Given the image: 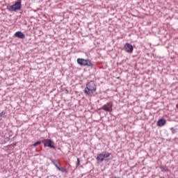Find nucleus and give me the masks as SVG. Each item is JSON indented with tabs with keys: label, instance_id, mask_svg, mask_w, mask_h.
I'll return each mask as SVG.
<instances>
[{
	"label": "nucleus",
	"instance_id": "nucleus-1",
	"mask_svg": "<svg viewBox=\"0 0 178 178\" xmlns=\"http://www.w3.org/2000/svg\"><path fill=\"white\" fill-rule=\"evenodd\" d=\"M97 91V85L94 83V81H90L86 84V87L84 89V92L86 95H90V97L94 95V92Z\"/></svg>",
	"mask_w": 178,
	"mask_h": 178
},
{
	"label": "nucleus",
	"instance_id": "nucleus-2",
	"mask_svg": "<svg viewBox=\"0 0 178 178\" xmlns=\"http://www.w3.org/2000/svg\"><path fill=\"white\" fill-rule=\"evenodd\" d=\"M7 9L9 10L10 12L20 10V9H22V0H17L14 5L8 6Z\"/></svg>",
	"mask_w": 178,
	"mask_h": 178
},
{
	"label": "nucleus",
	"instance_id": "nucleus-3",
	"mask_svg": "<svg viewBox=\"0 0 178 178\" xmlns=\"http://www.w3.org/2000/svg\"><path fill=\"white\" fill-rule=\"evenodd\" d=\"M76 62L78 65H80V66H89L90 67H92V66H94V64H92L91 60L88 59L77 58Z\"/></svg>",
	"mask_w": 178,
	"mask_h": 178
},
{
	"label": "nucleus",
	"instance_id": "nucleus-4",
	"mask_svg": "<svg viewBox=\"0 0 178 178\" xmlns=\"http://www.w3.org/2000/svg\"><path fill=\"white\" fill-rule=\"evenodd\" d=\"M111 154L107 152H102V153L97 154L96 158L98 162H104V161H106V158H109Z\"/></svg>",
	"mask_w": 178,
	"mask_h": 178
},
{
	"label": "nucleus",
	"instance_id": "nucleus-5",
	"mask_svg": "<svg viewBox=\"0 0 178 178\" xmlns=\"http://www.w3.org/2000/svg\"><path fill=\"white\" fill-rule=\"evenodd\" d=\"M112 106H113V103L112 102H109L106 104H104L102 107V109L106 112H112Z\"/></svg>",
	"mask_w": 178,
	"mask_h": 178
},
{
	"label": "nucleus",
	"instance_id": "nucleus-6",
	"mask_svg": "<svg viewBox=\"0 0 178 178\" xmlns=\"http://www.w3.org/2000/svg\"><path fill=\"white\" fill-rule=\"evenodd\" d=\"M42 144L44 147H49V148H55V146L52 145V140L51 139H44L42 140Z\"/></svg>",
	"mask_w": 178,
	"mask_h": 178
},
{
	"label": "nucleus",
	"instance_id": "nucleus-7",
	"mask_svg": "<svg viewBox=\"0 0 178 178\" xmlns=\"http://www.w3.org/2000/svg\"><path fill=\"white\" fill-rule=\"evenodd\" d=\"M124 48L128 54H133V45L130 43H126L124 46Z\"/></svg>",
	"mask_w": 178,
	"mask_h": 178
},
{
	"label": "nucleus",
	"instance_id": "nucleus-8",
	"mask_svg": "<svg viewBox=\"0 0 178 178\" xmlns=\"http://www.w3.org/2000/svg\"><path fill=\"white\" fill-rule=\"evenodd\" d=\"M14 35L15 37H17V38H21V40H24V38H26V35L22 31L16 32Z\"/></svg>",
	"mask_w": 178,
	"mask_h": 178
},
{
	"label": "nucleus",
	"instance_id": "nucleus-9",
	"mask_svg": "<svg viewBox=\"0 0 178 178\" xmlns=\"http://www.w3.org/2000/svg\"><path fill=\"white\" fill-rule=\"evenodd\" d=\"M166 124V120L165 119H160L157 121V126L159 127H162V126H165Z\"/></svg>",
	"mask_w": 178,
	"mask_h": 178
},
{
	"label": "nucleus",
	"instance_id": "nucleus-10",
	"mask_svg": "<svg viewBox=\"0 0 178 178\" xmlns=\"http://www.w3.org/2000/svg\"><path fill=\"white\" fill-rule=\"evenodd\" d=\"M57 169L59 170L60 172H62L63 173H65V172L67 173V170H66V168L62 167V165H60V167H58Z\"/></svg>",
	"mask_w": 178,
	"mask_h": 178
},
{
	"label": "nucleus",
	"instance_id": "nucleus-11",
	"mask_svg": "<svg viewBox=\"0 0 178 178\" xmlns=\"http://www.w3.org/2000/svg\"><path fill=\"white\" fill-rule=\"evenodd\" d=\"M53 163L56 166V168H57V169L60 167V163L58 161H53Z\"/></svg>",
	"mask_w": 178,
	"mask_h": 178
},
{
	"label": "nucleus",
	"instance_id": "nucleus-12",
	"mask_svg": "<svg viewBox=\"0 0 178 178\" xmlns=\"http://www.w3.org/2000/svg\"><path fill=\"white\" fill-rule=\"evenodd\" d=\"M161 172H168L169 169L166 166L161 167Z\"/></svg>",
	"mask_w": 178,
	"mask_h": 178
},
{
	"label": "nucleus",
	"instance_id": "nucleus-13",
	"mask_svg": "<svg viewBox=\"0 0 178 178\" xmlns=\"http://www.w3.org/2000/svg\"><path fill=\"white\" fill-rule=\"evenodd\" d=\"M41 144V141H37L33 144V147H37V145H40Z\"/></svg>",
	"mask_w": 178,
	"mask_h": 178
},
{
	"label": "nucleus",
	"instance_id": "nucleus-14",
	"mask_svg": "<svg viewBox=\"0 0 178 178\" xmlns=\"http://www.w3.org/2000/svg\"><path fill=\"white\" fill-rule=\"evenodd\" d=\"M76 166H80V159H77Z\"/></svg>",
	"mask_w": 178,
	"mask_h": 178
},
{
	"label": "nucleus",
	"instance_id": "nucleus-15",
	"mask_svg": "<svg viewBox=\"0 0 178 178\" xmlns=\"http://www.w3.org/2000/svg\"><path fill=\"white\" fill-rule=\"evenodd\" d=\"M177 108H178V104H177Z\"/></svg>",
	"mask_w": 178,
	"mask_h": 178
}]
</instances>
